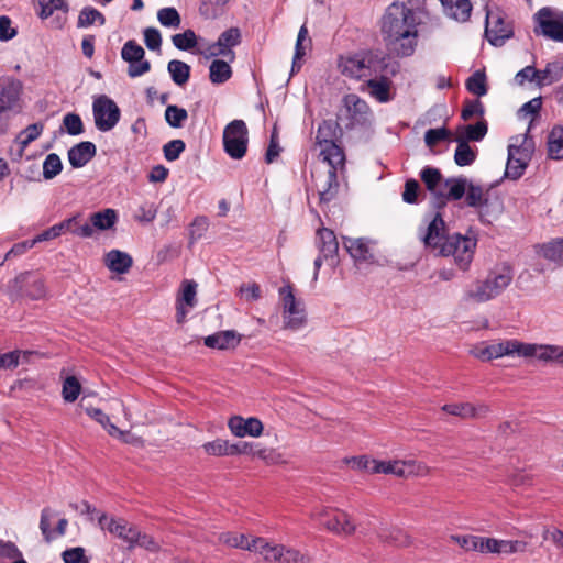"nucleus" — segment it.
I'll return each mask as SVG.
<instances>
[{"mask_svg": "<svg viewBox=\"0 0 563 563\" xmlns=\"http://www.w3.org/2000/svg\"><path fill=\"white\" fill-rule=\"evenodd\" d=\"M366 84L369 95L379 102H388L391 99V82L384 76V73L378 76L368 77Z\"/></svg>", "mask_w": 563, "mask_h": 563, "instance_id": "c9c22d12", "label": "nucleus"}, {"mask_svg": "<svg viewBox=\"0 0 563 563\" xmlns=\"http://www.w3.org/2000/svg\"><path fill=\"white\" fill-rule=\"evenodd\" d=\"M543 257L563 264V239L553 240L541 246Z\"/></svg>", "mask_w": 563, "mask_h": 563, "instance_id": "6e6d98bb", "label": "nucleus"}, {"mask_svg": "<svg viewBox=\"0 0 563 563\" xmlns=\"http://www.w3.org/2000/svg\"><path fill=\"white\" fill-rule=\"evenodd\" d=\"M241 42V32L238 27H231L220 34L217 42L207 44L201 54L206 58L211 57H225L229 62H233L235 54L233 48Z\"/></svg>", "mask_w": 563, "mask_h": 563, "instance_id": "dca6fc26", "label": "nucleus"}, {"mask_svg": "<svg viewBox=\"0 0 563 563\" xmlns=\"http://www.w3.org/2000/svg\"><path fill=\"white\" fill-rule=\"evenodd\" d=\"M239 295L241 299L246 302L256 301L261 298L262 291L261 287L255 283H246L241 285L239 289Z\"/></svg>", "mask_w": 563, "mask_h": 563, "instance_id": "338daca9", "label": "nucleus"}, {"mask_svg": "<svg viewBox=\"0 0 563 563\" xmlns=\"http://www.w3.org/2000/svg\"><path fill=\"white\" fill-rule=\"evenodd\" d=\"M63 124L70 135H79L84 132L82 121L76 113H67L63 119Z\"/></svg>", "mask_w": 563, "mask_h": 563, "instance_id": "69168bd1", "label": "nucleus"}, {"mask_svg": "<svg viewBox=\"0 0 563 563\" xmlns=\"http://www.w3.org/2000/svg\"><path fill=\"white\" fill-rule=\"evenodd\" d=\"M188 113L184 108L170 104L165 110V120L172 128H180L187 120Z\"/></svg>", "mask_w": 563, "mask_h": 563, "instance_id": "052dcab7", "label": "nucleus"}, {"mask_svg": "<svg viewBox=\"0 0 563 563\" xmlns=\"http://www.w3.org/2000/svg\"><path fill=\"white\" fill-rule=\"evenodd\" d=\"M448 189V198L460 200L465 196V202L468 207L475 208L484 217V208L488 205L489 190L482 185L466 177L449 178L444 183Z\"/></svg>", "mask_w": 563, "mask_h": 563, "instance_id": "39448f33", "label": "nucleus"}, {"mask_svg": "<svg viewBox=\"0 0 563 563\" xmlns=\"http://www.w3.org/2000/svg\"><path fill=\"white\" fill-rule=\"evenodd\" d=\"M536 360L541 362H558L563 364V346L537 343Z\"/></svg>", "mask_w": 563, "mask_h": 563, "instance_id": "a18cd8bd", "label": "nucleus"}, {"mask_svg": "<svg viewBox=\"0 0 563 563\" xmlns=\"http://www.w3.org/2000/svg\"><path fill=\"white\" fill-rule=\"evenodd\" d=\"M345 463L352 470L365 471L371 474L377 473V459H371L366 455H361L346 459Z\"/></svg>", "mask_w": 563, "mask_h": 563, "instance_id": "864d4df0", "label": "nucleus"}, {"mask_svg": "<svg viewBox=\"0 0 563 563\" xmlns=\"http://www.w3.org/2000/svg\"><path fill=\"white\" fill-rule=\"evenodd\" d=\"M533 152L534 143L528 132L511 136L508 143L505 176L518 180L525 174Z\"/></svg>", "mask_w": 563, "mask_h": 563, "instance_id": "20e7f679", "label": "nucleus"}, {"mask_svg": "<svg viewBox=\"0 0 563 563\" xmlns=\"http://www.w3.org/2000/svg\"><path fill=\"white\" fill-rule=\"evenodd\" d=\"M250 551L258 553L268 562L282 561L284 556V547L278 544H272L263 538L252 539Z\"/></svg>", "mask_w": 563, "mask_h": 563, "instance_id": "72a5a7b5", "label": "nucleus"}, {"mask_svg": "<svg viewBox=\"0 0 563 563\" xmlns=\"http://www.w3.org/2000/svg\"><path fill=\"white\" fill-rule=\"evenodd\" d=\"M421 179L427 188L433 194H440V187L442 184V176L439 169L433 167H424L421 170Z\"/></svg>", "mask_w": 563, "mask_h": 563, "instance_id": "603ef678", "label": "nucleus"}, {"mask_svg": "<svg viewBox=\"0 0 563 563\" xmlns=\"http://www.w3.org/2000/svg\"><path fill=\"white\" fill-rule=\"evenodd\" d=\"M157 20L163 26L173 29L179 27L181 22L178 11L172 7L159 9Z\"/></svg>", "mask_w": 563, "mask_h": 563, "instance_id": "13d9d810", "label": "nucleus"}, {"mask_svg": "<svg viewBox=\"0 0 563 563\" xmlns=\"http://www.w3.org/2000/svg\"><path fill=\"white\" fill-rule=\"evenodd\" d=\"M339 120L350 129L363 126L372 122L373 112L367 102L360 96L347 93L342 99Z\"/></svg>", "mask_w": 563, "mask_h": 563, "instance_id": "6e6552de", "label": "nucleus"}, {"mask_svg": "<svg viewBox=\"0 0 563 563\" xmlns=\"http://www.w3.org/2000/svg\"><path fill=\"white\" fill-rule=\"evenodd\" d=\"M228 428L238 438H258L263 433L264 424L256 417L233 416L228 420Z\"/></svg>", "mask_w": 563, "mask_h": 563, "instance_id": "412c9836", "label": "nucleus"}, {"mask_svg": "<svg viewBox=\"0 0 563 563\" xmlns=\"http://www.w3.org/2000/svg\"><path fill=\"white\" fill-rule=\"evenodd\" d=\"M172 42L180 51H189L197 45V36L192 30L173 35Z\"/></svg>", "mask_w": 563, "mask_h": 563, "instance_id": "680f3d73", "label": "nucleus"}, {"mask_svg": "<svg viewBox=\"0 0 563 563\" xmlns=\"http://www.w3.org/2000/svg\"><path fill=\"white\" fill-rule=\"evenodd\" d=\"M229 60L214 59L209 67V78L212 84L219 85L228 81L232 76Z\"/></svg>", "mask_w": 563, "mask_h": 563, "instance_id": "37998d69", "label": "nucleus"}, {"mask_svg": "<svg viewBox=\"0 0 563 563\" xmlns=\"http://www.w3.org/2000/svg\"><path fill=\"white\" fill-rule=\"evenodd\" d=\"M99 527L121 539L130 548L135 547V540L137 538V528L130 525L126 520L120 518L109 517L104 514L98 517Z\"/></svg>", "mask_w": 563, "mask_h": 563, "instance_id": "f3484780", "label": "nucleus"}, {"mask_svg": "<svg viewBox=\"0 0 563 563\" xmlns=\"http://www.w3.org/2000/svg\"><path fill=\"white\" fill-rule=\"evenodd\" d=\"M467 90L478 97H483L487 93L486 76L482 70L475 71L466 81Z\"/></svg>", "mask_w": 563, "mask_h": 563, "instance_id": "4d7b16f0", "label": "nucleus"}, {"mask_svg": "<svg viewBox=\"0 0 563 563\" xmlns=\"http://www.w3.org/2000/svg\"><path fill=\"white\" fill-rule=\"evenodd\" d=\"M92 115L96 129L100 132H109L120 121L121 111L111 98L97 95L92 99Z\"/></svg>", "mask_w": 563, "mask_h": 563, "instance_id": "9d476101", "label": "nucleus"}, {"mask_svg": "<svg viewBox=\"0 0 563 563\" xmlns=\"http://www.w3.org/2000/svg\"><path fill=\"white\" fill-rule=\"evenodd\" d=\"M81 393V384L76 376H67L63 380L62 397L65 402H74Z\"/></svg>", "mask_w": 563, "mask_h": 563, "instance_id": "8fccbe9b", "label": "nucleus"}, {"mask_svg": "<svg viewBox=\"0 0 563 563\" xmlns=\"http://www.w3.org/2000/svg\"><path fill=\"white\" fill-rule=\"evenodd\" d=\"M386 67V57L383 53L378 52L341 56L338 60L339 71L352 79L378 76L385 71Z\"/></svg>", "mask_w": 563, "mask_h": 563, "instance_id": "f03ea898", "label": "nucleus"}, {"mask_svg": "<svg viewBox=\"0 0 563 563\" xmlns=\"http://www.w3.org/2000/svg\"><path fill=\"white\" fill-rule=\"evenodd\" d=\"M311 518L322 523L327 530L343 537L352 536L356 525L344 511L330 508H318L311 514Z\"/></svg>", "mask_w": 563, "mask_h": 563, "instance_id": "1a4fd4ad", "label": "nucleus"}, {"mask_svg": "<svg viewBox=\"0 0 563 563\" xmlns=\"http://www.w3.org/2000/svg\"><path fill=\"white\" fill-rule=\"evenodd\" d=\"M443 13L446 18L456 22H466L472 12L470 0H440Z\"/></svg>", "mask_w": 563, "mask_h": 563, "instance_id": "cd10ccee", "label": "nucleus"}, {"mask_svg": "<svg viewBox=\"0 0 563 563\" xmlns=\"http://www.w3.org/2000/svg\"><path fill=\"white\" fill-rule=\"evenodd\" d=\"M419 22L405 3H391L382 20V34L388 51L397 57L411 56L418 45Z\"/></svg>", "mask_w": 563, "mask_h": 563, "instance_id": "f257e3e1", "label": "nucleus"}, {"mask_svg": "<svg viewBox=\"0 0 563 563\" xmlns=\"http://www.w3.org/2000/svg\"><path fill=\"white\" fill-rule=\"evenodd\" d=\"M241 335L235 331H220L205 338V344L211 349L230 350L239 345Z\"/></svg>", "mask_w": 563, "mask_h": 563, "instance_id": "473e14b6", "label": "nucleus"}, {"mask_svg": "<svg viewBox=\"0 0 563 563\" xmlns=\"http://www.w3.org/2000/svg\"><path fill=\"white\" fill-rule=\"evenodd\" d=\"M197 284L186 280L181 286L180 296L177 300V321L183 322L188 310L196 305Z\"/></svg>", "mask_w": 563, "mask_h": 563, "instance_id": "c85d7f7f", "label": "nucleus"}, {"mask_svg": "<svg viewBox=\"0 0 563 563\" xmlns=\"http://www.w3.org/2000/svg\"><path fill=\"white\" fill-rule=\"evenodd\" d=\"M278 294L284 327L292 331L300 330L306 324L303 301L295 295L290 284L280 287Z\"/></svg>", "mask_w": 563, "mask_h": 563, "instance_id": "0eeeda50", "label": "nucleus"}, {"mask_svg": "<svg viewBox=\"0 0 563 563\" xmlns=\"http://www.w3.org/2000/svg\"><path fill=\"white\" fill-rule=\"evenodd\" d=\"M55 517H56V514L53 510H51L48 508H45L42 510L40 529L47 542H49L56 538L54 530L51 529V522L55 519Z\"/></svg>", "mask_w": 563, "mask_h": 563, "instance_id": "e2e57ef3", "label": "nucleus"}, {"mask_svg": "<svg viewBox=\"0 0 563 563\" xmlns=\"http://www.w3.org/2000/svg\"><path fill=\"white\" fill-rule=\"evenodd\" d=\"M22 93V84L15 79H7L0 82V108L12 112Z\"/></svg>", "mask_w": 563, "mask_h": 563, "instance_id": "a878e982", "label": "nucleus"}, {"mask_svg": "<svg viewBox=\"0 0 563 563\" xmlns=\"http://www.w3.org/2000/svg\"><path fill=\"white\" fill-rule=\"evenodd\" d=\"M442 410L449 415L457 416L463 419L481 418L489 412L487 405L471 402L448 404L442 407Z\"/></svg>", "mask_w": 563, "mask_h": 563, "instance_id": "393cba45", "label": "nucleus"}, {"mask_svg": "<svg viewBox=\"0 0 563 563\" xmlns=\"http://www.w3.org/2000/svg\"><path fill=\"white\" fill-rule=\"evenodd\" d=\"M344 247L358 263L371 262L374 258L373 243L364 238H347L343 241Z\"/></svg>", "mask_w": 563, "mask_h": 563, "instance_id": "bb28decb", "label": "nucleus"}, {"mask_svg": "<svg viewBox=\"0 0 563 563\" xmlns=\"http://www.w3.org/2000/svg\"><path fill=\"white\" fill-rule=\"evenodd\" d=\"M95 23L103 25L106 23L104 15L92 7L81 9L78 15L77 26L79 29H86Z\"/></svg>", "mask_w": 563, "mask_h": 563, "instance_id": "de8ad7c7", "label": "nucleus"}, {"mask_svg": "<svg viewBox=\"0 0 563 563\" xmlns=\"http://www.w3.org/2000/svg\"><path fill=\"white\" fill-rule=\"evenodd\" d=\"M548 155L552 159H563V126L554 125L548 135Z\"/></svg>", "mask_w": 563, "mask_h": 563, "instance_id": "a19ab883", "label": "nucleus"}, {"mask_svg": "<svg viewBox=\"0 0 563 563\" xmlns=\"http://www.w3.org/2000/svg\"><path fill=\"white\" fill-rule=\"evenodd\" d=\"M319 251L324 260H329L331 265L336 263V254L339 251V243L333 231L329 229H320L318 231Z\"/></svg>", "mask_w": 563, "mask_h": 563, "instance_id": "2f4dec72", "label": "nucleus"}, {"mask_svg": "<svg viewBox=\"0 0 563 563\" xmlns=\"http://www.w3.org/2000/svg\"><path fill=\"white\" fill-rule=\"evenodd\" d=\"M206 454L211 456H225L239 453L240 449L236 445L230 444L229 441L223 439H216L210 442H206L202 445Z\"/></svg>", "mask_w": 563, "mask_h": 563, "instance_id": "79ce46f5", "label": "nucleus"}, {"mask_svg": "<svg viewBox=\"0 0 563 563\" xmlns=\"http://www.w3.org/2000/svg\"><path fill=\"white\" fill-rule=\"evenodd\" d=\"M536 32L554 41L563 42V12L552 8H542L533 16Z\"/></svg>", "mask_w": 563, "mask_h": 563, "instance_id": "4468645a", "label": "nucleus"}, {"mask_svg": "<svg viewBox=\"0 0 563 563\" xmlns=\"http://www.w3.org/2000/svg\"><path fill=\"white\" fill-rule=\"evenodd\" d=\"M537 85L539 87L558 82L563 77V63L559 60L550 62L544 69L537 70Z\"/></svg>", "mask_w": 563, "mask_h": 563, "instance_id": "58836bf2", "label": "nucleus"}, {"mask_svg": "<svg viewBox=\"0 0 563 563\" xmlns=\"http://www.w3.org/2000/svg\"><path fill=\"white\" fill-rule=\"evenodd\" d=\"M103 263L110 272L122 275L130 271L133 260L126 252L111 250L104 254Z\"/></svg>", "mask_w": 563, "mask_h": 563, "instance_id": "c756f323", "label": "nucleus"}, {"mask_svg": "<svg viewBox=\"0 0 563 563\" xmlns=\"http://www.w3.org/2000/svg\"><path fill=\"white\" fill-rule=\"evenodd\" d=\"M167 70L173 81L178 85H185L190 76V66L181 60H170L167 65Z\"/></svg>", "mask_w": 563, "mask_h": 563, "instance_id": "49530a36", "label": "nucleus"}, {"mask_svg": "<svg viewBox=\"0 0 563 563\" xmlns=\"http://www.w3.org/2000/svg\"><path fill=\"white\" fill-rule=\"evenodd\" d=\"M145 55L144 49L142 46L136 44L133 41H128L121 51L122 58L129 63V62H137V59H142Z\"/></svg>", "mask_w": 563, "mask_h": 563, "instance_id": "0e129e2a", "label": "nucleus"}, {"mask_svg": "<svg viewBox=\"0 0 563 563\" xmlns=\"http://www.w3.org/2000/svg\"><path fill=\"white\" fill-rule=\"evenodd\" d=\"M239 453L249 454L252 457L263 461L267 465H277L286 463L282 452L274 448H267L260 443L245 442L240 448Z\"/></svg>", "mask_w": 563, "mask_h": 563, "instance_id": "4be33fe9", "label": "nucleus"}, {"mask_svg": "<svg viewBox=\"0 0 563 563\" xmlns=\"http://www.w3.org/2000/svg\"><path fill=\"white\" fill-rule=\"evenodd\" d=\"M185 150V143L181 140H173L167 142L164 147V156L167 161H176Z\"/></svg>", "mask_w": 563, "mask_h": 563, "instance_id": "774afa93", "label": "nucleus"}, {"mask_svg": "<svg viewBox=\"0 0 563 563\" xmlns=\"http://www.w3.org/2000/svg\"><path fill=\"white\" fill-rule=\"evenodd\" d=\"M77 224L78 216H74L43 231L42 233L34 238V241H36V243H40L53 240L58 238L63 232H71L74 234L75 225Z\"/></svg>", "mask_w": 563, "mask_h": 563, "instance_id": "4c0bfd02", "label": "nucleus"}, {"mask_svg": "<svg viewBox=\"0 0 563 563\" xmlns=\"http://www.w3.org/2000/svg\"><path fill=\"white\" fill-rule=\"evenodd\" d=\"M15 284L25 296L37 300L45 296V285L43 279L34 273L25 272L15 278Z\"/></svg>", "mask_w": 563, "mask_h": 563, "instance_id": "5701e85b", "label": "nucleus"}, {"mask_svg": "<svg viewBox=\"0 0 563 563\" xmlns=\"http://www.w3.org/2000/svg\"><path fill=\"white\" fill-rule=\"evenodd\" d=\"M485 35L494 46H500L512 35V30L500 12L487 11Z\"/></svg>", "mask_w": 563, "mask_h": 563, "instance_id": "a211bd4d", "label": "nucleus"}, {"mask_svg": "<svg viewBox=\"0 0 563 563\" xmlns=\"http://www.w3.org/2000/svg\"><path fill=\"white\" fill-rule=\"evenodd\" d=\"M514 278L512 268L507 263L496 265L486 276V280L497 295L503 294L511 284Z\"/></svg>", "mask_w": 563, "mask_h": 563, "instance_id": "b1692460", "label": "nucleus"}, {"mask_svg": "<svg viewBox=\"0 0 563 563\" xmlns=\"http://www.w3.org/2000/svg\"><path fill=\"white\" fill-rule=\"evenodd\" d=\"M457 147L454 153V161L459 166L471 165L476 157V152L466 143L463 137H456Z\"/></svg>", "mask_w": 563, "mask_h": 563, "instance_id": "09e8293b", "label": "nucleus"}, {"mask_svg": "<svg viewBox=\"0 0 563 563\" xmlns=\"http://www.w3.org/2000/svg\"><path fill=\"white\" fill-rule=\"evenodd\" d=\"M219 541L228 547L250 551L252 540L245 534L235 532H223L219 536Z\"/></svg>", "mask_w": 563, "mask_h": 563, "instance_id": "3c124183", "label": "nucleus"}, {"mask_svg": "<svg viewBox=\"0 0 563 563\" xmlns=\"http://www.w3.org/2000/svg\"><path fill=\"white\" fill-rule=\"evenodd\" d=\"M96 154V146L91 142H81L68 151L69 164L75 168L85 166Z\"/></svg>", "mask_w": 563, "mask_h": 563, "instance_id": "f704fd0d", "label": "nucleus"}, {"mask_svg": "<svg viewBox=\"0 0 563 563\" xmlns=\"http://www.w3.org/2000/svg\"><path fill=\"white\" fill-rule=\"evenodd\" d=\"M476 245L477 239L474 234L454 233L446 236L438 255L451 256L457 268L465 272L473 261Z\"/></svg>", "mask_w": 563, "mask_h": 563, "instance_id": "423d86ee", "label": "nucleus"}, {"mask_svg": "<svg viewBox=\"0 0 563 563\" xmlns=\"http://www.w3.org/2000/svg\"><path fill=\"white\" fill-rule=\"evenodd\" d=\"M323 128L320 126L317 132V145L320 147V157L328 164L327 180L319 187V197L321 201H329L334 195L336 186V168L344 163L342 150L330 140H322Z\"/></svg>", "mask_w": 563, "mask_h": 563, "instance_id": "7ed1b4c3", "label": "nucleus"}, {"mask_svg": "<svg viewBox=\"0 0 563 563\" xmlns=\"http://www.w3.org/2000/svg\"><path fill=\"white\" fill-rule=\"evenodd\" d=\"M496 297L497 295L486 279L476 280L464 291V300L466 302L484 303Z\"/></svg>", "mask_w": 563, "mask_h": 563, "instance_id": "7c9ffc66", "label": "nucleus"}, {"mask_svg": "<svg viewBox=\"0 0 563 563\" xmlns=\"http://www.w3.org/2000/svg\"><path fill=\"white\" fill-rule=\"evenodd\" d=\"M311 44L312 43L311 38L309 37L308 29L306 25H302L297 35L291 73L298 71L300 69L303 57L311 49Z\"/></svg>", "mask_w": 563, "mask_h": 563, "instance_id": "e433bc0d", "label": "nucleus"}, {"mask_svg": "<svg viewBox=\"0 0 563 563\" xmlns=\"http://www.w3.org/2000/svg\"><path fill=\"white\" fill-rule=\"evenodd\" d=\"M77 216L78 224L75 225L74 234L82 239L93 238L98 231L110 230L118 221L117 212L110 208L90 214L89 221L84 223L80 221V216Z\"/></svg>", "mask_w": 563, "mask_h": 563, "instance_id": "ddd939ff", "label": "nucleus"}, {"mask_svg": "<svg viewBox=\"0 0 563 563\" xmlns=\"http://www.w3.org/2000/svg\"><path fill=\"white\" fill-rule=\"evenodd\" d=\"M493 360L508 357L536 360L537 343H527L516 339L495 341L489 344Z\"/></svg>", "mask_w": 563, "mask_h": 563, "instance_id": "2eb2a0df", "label": "nucleus"}, {"mask_svg": "<svg viewBox=\"0 0 563 563\" xmlns=\"http://www.w3.org/2000/svg\"><path fill=\"white\" fill-rule=\"evenodd\" d=\"M32 352L14 350L0 354V371H13L21 364L27 363Z\"/></svg>", "mask_w": 563, "mask_h": 563, "instance_id": "ea45409f", "label": "nucleus"}, {"mask_svg": "<svg viewBox=\"0 0 563 563\" xmlns=\"http://www.w3.org/2000/svg\"><path fill=\"white\" fill-rule=\"evenodd\" d=\"M63 168L59 156L55 153L48 154L43 162V177L47 180L56 177Z\"/></svg>", "mask_w": 563, "mask_h": 563, "instance_id": "bf43d9fd", "label": "nucleus"}, {"mask_svg": "<svg viewBox=\"0 0 563 563\" xmlns=\"http://www.w3.org/2000/svg\"><path fill=\"white\" fill-rule=\"evenodd\" d=\"M420 236L428 249L439 254L446 239L445 222L439 213L426 220V228L420 231Z\"/></svg>", "mask_w": 563, "mask_h": 563, "instance_id": "6ab92c4d", "label": "nucleus"}, {"mask_svg": "<svg viewBox=\"0 0 563 563\" xmlns=\"http://www.w3.org/2000/svg\"><path fill=\"white\" fill-rule=\"evenodd\" d=\"M482 554L511 555L525 552L527 542L521 540L498 539L494 537H483L481 543Z\"/></svg>", "mask_w": 563, "mask_h": 563, "instance_id": "aec40b11", "label": "nucleus"}, {"mask_svg": "<svg viewBox=\"0 0 563 563\" xmlns=\"http://www.w3.org/2000/svg\"><path fill=\"white\" fill-rule=\"evenodd\" d=\"M249 143V131L242 120H233L223 130V146L225 153L233 159L244 157Z\"/></svg>", "mask_w": 563, "mask_h": 563, "instance_id": "9b49d317", "label": "nucleus"}, {"mask_svg": "<svg viewBox=\"0 0 563 563\" xmlns=\"http://www.w3.org/2000/svg\"><path fill=\"white\" fill-rule=\"evenodd\" d=\"M44 130L43 123H33L29 126H26L24 130H22L16 139H15V145L19 147V155L21 156L24 148L33 141L40 137Z\"/></svg>", "mask_w": 563, "mask_h": 563, "instance_id": "c03bdc74", "label": "nucleus"}, {"mask_svg": "<svg viewBox=\"0 0 563 563\" xmlns=\"http://www.w3.org/2000/svg\"><path fill=\"white\" fill-rule=\"evenodd\" d=\"M483 537L468 534H452L450 540L465 551H476L481 553V543Z\"/></svg>", "mask_w": 563, "mask_h": 563, "instance_id": "5fc2aeb1", "label": "nucleus"}, {"mask_svg": "<svg viewBox=\"0 0 563 563\" xmlns=\"http://www.w3.org/2000/svg\"><path fill=\"white\" fill-rule=\"evenodd\" d=\"M430 467L416 460H377V473L397 477L427 476Z\"/></svg>", "mask_w": 563, "mask_h": 563, "instance_id": "f8f14e48", "label": "nucleus"}]
</instances>
